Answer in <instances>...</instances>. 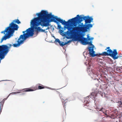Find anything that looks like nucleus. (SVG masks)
Listing matches in <instances>:
<instances>
[{
	"label": "nucleus",
	"instance_id": "1",
	"mask_svg": "<svg viewBox=\"0 0 122 122\" xmlns=\"http://www.w3.org/2000/svg\"><path fill=\"white\" fill-rule=\"evenodd\" d=\"M93 20L92 17L77 15L76 17L66 22L54 16V22L57 24L58 29H60L61 35L68 39H74L80 42L83 45H89L90 46L88 48L89 54L93 57L97 55L93 51L94 46L92 44V41L94 38L90 37L89 35H87V38L83 37L85 32L89 31L92 27V25L88 23H91Z\"/></svg>",
	"mask_w": 122,
	"mask_h": 122
},
{
	"label": "nucleus",
	"instance_id": "2",
	"mask_svg": "<svg viewBox=\"0 0 122 122\" xmlns=\"http://www.w3.org/2000/svg\"><path fill=\"white\" fill-rule=\"evenodd\" d=\"M38 17L34 18L30 22L31 27L27 29L25 31H23V35H21L17 41V44H13V46L14 47H17L20 46L24 43L25 40L30 36H33L34 33V30L37 32L41 31L45 32V30L50 29L53 31V28L52 29L48 27L46 30H43L40 27H38L40 25L42 26L46 27L50 25L49 23L51 22H53V15L51 13L48 14L46 10H42L39 13L36 14Z\"/></svg>",
	"mask_w": 122,
	"mask_h": 122
},
{
	"label": "nucleus",
	"instance_id": "3",
	"mask_svg": "<svg viewBox=\"0 0 122 122\" xmlns=\"http://www.w3.org/2000/svg\"><path fill=\"white\" fill-rule=\"evenodd\" d=\"M19 28L18 25L12 22L10 25L9 26L7 27L8 29V35L6 36L5 35L2 38L1 42H2L3 40H6L7 39L9 38L12 36L15 30H17Z\"/></svg>",
	"mask_w": 122,
	"mask_h": 122
},
{
	"label": "nucleus",
	"instance_id": "4",
	"mask_svg": "<svg viewBox=\"0 0 122 122\" xmlns=\"http://www.w3.org/2000/svg\"><path fill=\"white\" fill-rule=\"evenodd\" d=\"M107 50V52H104V55H107V54H109L114 59H116L118 58L117 56V53L116 50H114L113 51L110 49V47H108L106 49Z\"/></svg>",
	"mask_w": 122,
	"mask_h": 122
},
{
	"label": "nucleus",
	"instance_id": "5",
	"mask_svg": "<svg viewBox=\"0 0 122 122\" xmlns=\"http://www.w3.org/2000/svg\"><path fill=\"white\" fill-rule=\"evenodd\" d=\"M85 64L88 67V69L87 71L89 74L90 75H91L92 73V74H93V71L90 69L92 64V61L90 58H88V59H87L85 62Z\"/></svg>",
	"mask_w": 122,
	"mask_h": 122
},
{
	"label": "nucleus",
	"instance_id": "6",
	"mask_svg": "<svg viewBox=\"0 0 122 122\" xmlns=\"http://www.w3.org/2000/svg\"><path fill=\"white\" fill-rule=\"evenodd\" d=\"M22 90L25 92L33 91H34L33 89H30V88H25L23 90Z\"/></svg>",
	"mask_w": 122,
	"mask_h": 122
},
{
	"label": "nucleus",
	"instance_id": "7",
	"mask_svg": "<svg viewBox=\"0 0 122 122\" xmlns=\"http://www.w3.org/2000/svg\"><path fill=\"white\" fill-rule=\"evenodd\" d=\"M14 23H16L18 24H19L20 23V22L19 21V20L18 19H15L13 20V22Z\"/></svg>",
	"mask_w": 122,
	"mask_h": 122
},
{
	"label": "nucleus",
	"instance_id": "8",
	"mask_svg": "<svg viewBox=\"0 0 122 122\" xmlns=\"http://www.w3.org/2000/svg\"><path fill=\"white\" fill-rule=\"evenodd\" d=\"M9 31V30H8V29H7V28L4 31H2L1 32V33H4V34H5V32H7V36H6L5 35V36H7L8 35V31Z\"/></svg>",
	"mask_w": 122,
	"mask_h": 122
},
{
	"label": "nucleus",
	"instance_id": "9",
	"mask_svg": "<svg viewBox=\"0 0 122 122\" xmlns=\"http://www.w3.org/2000/svg\"><path fill=\"white\" fill-rule=\"evenodd\" d=\"M68 43V42H60V45L61 46H63L65 45H66Z\"/></svg>",
	"mask_w": 122,
	"mask_h": 122
},
{
	"label": "nucleus",
	"instance_id": "10",
	"mask_svg": "<svg viewBox=\"0 0 122 122\" xmlns=\"http://www.w3.org/2000/svg\"><path fill=\"white\" fill-rule=\"evenodd\" d=\"M45 88V86L43 85L41 86H39L37 88L38 89H43L44 88Z\"/></svg>",
	"mask_w": 122,
	"mask_h": 122
},
{
	"label": "nucleus",
	"instance_id": "11",
	"mask_svg": "<svg viewBox=\"0 0 122 122\" xmlns=\"http://www.w3.org/2000/svg\"><path fill=\"white\" fill-rule=\"evenodd\" d=\"M101 63V64L100 65L101 66H106V64L105 63L102 62H100Z\"/></svg>",
	"mask_w": 122,
	"mask_h": 122
},
{
	"label": "nucleus",
	"instance_id": "12",
	"mask_svg": "<svg viewBox=\"0 0 122 122\" xmlns=\"http://www.w3.org/2000/svg\"><path fill=\"white\" fill-rule=\"evenodd\" d=\"M60 42H61L60 41L59 39H57L55 41L54 43H56V42H57L60 44Z\"/></svg>",
	"mask_w": 122,
	"mask_h": 122
},
{
	"label": "nucleus",
	"instance_id": "13",
	"mask_svg": "<svg viewBox=\"0 0 122 122\" xmlns=\"http://www.w3.org/2000/svg\"><path fill=\"white\" fill-rule=\"evenodd\" d=\"M102 96L103 97H107V95L105 93H103L102 95Z\"/></svg>",
	"mask_w": 122,
	"mask_h": 122
},
{
	"label": "nucleus",
	"instance_id": "14",
	"mask_svg": "<svg viewBox=\"0 0 122 122\" xmlns=\"http://www.w3.org/2000/svg\"><path fill=\"white\" fill-rule=\"evenodd\" d=\"M103 108H98V107L97 108V111H102V110Z\"/></svg>",
	"mask_w": 122,
	"mask_h": 122
},
{
	"label": "nucleus",
	"instance_id": "15",
	"mask_svg": "<svg viewBox=\"0 0 122 122\" xmlns=\"http://www.w3.org/2000/svg\"><path fill=\"white\" fill-rule=\"evenodd\" d=\"M91 95L92 96H94H94H96V94L95 93L93 92L91 93Z\"/></svg>",
	"mask_w": 122,
	"mask_h": 122
},
{
	"label": "nucleus",
	"instance_id": "16",
	"mask_svg": "<svg viewBox=\"0 0 122 122\" xmlns=\"http://www.w3.org/2000/svg\"><path fill=\"white\" fill-rule=\"evenodd\" d=\"M21 92H12V93H11V94H15L18 93H20Z\"/></svg>",
	"mask_w": 122,
	"mask_h": 122
},
{
	"label": "nucleus",
	"instance_id": "17",
	"mask_svg": "<svg viewBox=\"0 0 122 122\" xmlns=\"http://www.w3.org/2000/svg\"><path fill=\"white\" fill-rule=\"evenodd\" d=\"M86 52H84V56H85V58L86 57V56H85V54H86Z\"/></svg>",
	"mask_w": 122,
	"mask_h": 122
},
{
	"label": "nucleus",
	"instance_id": "18",
	"mask_svg": "<svg viewBox=\"0 0 122 122\" xmlns=\"http://www.w3.org/2000/svg\"><path fill=\"white\" fill-rule=\"evenodd\" d=\"M71 41L70 40L68 41L67 42H68V43H69L70 42H71Z\"/></svg>",
	"mask_w": 122,
	"mask_h": 122
},
{
	"label": "nucleus",
	"instance_id": "19",
	"mask_svg": "<svg viewBox=\"0 0 122 122\" xmlns=\"http://www.w3.org/2000/svg\"><path fill=\"white\" fill-rule=\"evenodd\" d=\"M52 36L53 37V35H52Z\"/></svg>",
	"mask_w": 122,
	"mask_h": 122
},
{
	"label": "nucleus",
	"instance_id": "20",
	"mask_svg": "<svg viewBox=\"0 0 122 122\" xmlns=\"http://www.w3.org/2000/svg\"><path fill=\"white\" fill-rule=\"evenodd\" d=\"M24 94V93H23L22 94Z\"/></svg>",
	"mask_w": 122,
	"mask_h": 122
},
{
	"label": "nucleus",
	"instance_id": "21",
	"mask_svg": "<svg viewBox=\"0 0 122 122\" xmlns=\"http://www.w3.org/2000/svg\"><path fill=\"white\" fill-rule=\"evenodd\" d=\"M54 38H55H55L54 37Z\"/></svg>",
	"mask_w": 122,
	"mask_h": 122
},
{
	"label": "nucleus",
	"instance_id": "22",
	"mask_svg": "<svg viewBox=\"0 0 122 122\" xmlns=\"http://www.w3.org/2000/svg\"><path fill=\"white\" fill-rule=\"evenodd\" d=\"M62 102H63V101H62Z\"/></svg>",
	"mask_w": 122,
	"mask_h": 122
}]
</instances>
